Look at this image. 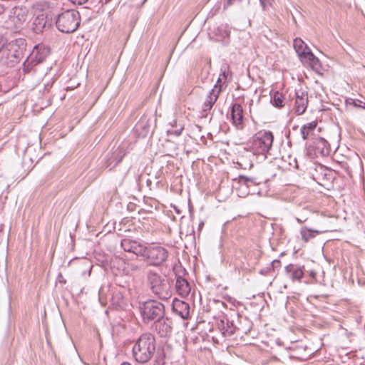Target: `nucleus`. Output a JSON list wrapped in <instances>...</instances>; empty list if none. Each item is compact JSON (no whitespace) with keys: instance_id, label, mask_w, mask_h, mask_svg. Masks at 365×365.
<instances>
[{"instance_id":"nucleus-1","label":"nucleus","mask_w":365,"mask_h":365,"mask_svg":"<svg viewBox=\"0 0 365 365\" xmlns=\"http://www.w3.org/2000/svg\"><path fill=\"white\" fill-rule=\"evenodd\" d=\"M50 53V48L44 44L35 46L29 56L23 63V72L26 75L28 80L31 81V86L36 87L43 80L46 75L43 72L37 73L38 67Z\"/></svg>"},{"instance_id":"nucleus-2","label":"nucleus","mask_w":365,"mask_h":365,"mask_svg":"<svg viewBox=\"0 0 365 365\" xmlns=\"http://www.w3.org/2000/svg\"><path fill=\"white\" fill-rule=\"evenodd\" d=\"M155 352V339L150 333L142 334L133 347V356L139 363L150 361Z\"/></svg>"},{"instance_id":"nucleus-3","label":"nucleus","mask_w":365,"mask_h":365,"mask_svg":"<svg viewBox=\"0 0 365 365\" xmlns=\"http://www.w3.org/2000/svg\"><path fill=\"white\" fill-rule=\"evenodd\" d=\"M147 282L152 292L160 299H167L171 297L170 284L158 273L151 270L148 272Z\"/></svg>"},{"instance_id":"nucleus-4","label":"nucleus","mask_w":365,"mask_h":365,"mask_svg":"<svg viewBox=\"0 0 365 365\" xmlns=\"http://www.w3.org/2000/svg\"><path fill=\"white\" fill-rule=\"evenodd\" d=\"M47 7L46 3L43 1L36 2L31 6L34 15L31 29L36 34L42 33L51 25L48 19Z\"/></svg>"},{"instance_id":"nucleus-5","label":"nucleus","mask_w":365,"mask_h":365,"mask_svg":"<svg viewBox=\"0 0 365 365\" xmlns=\"http://www.w3.org/2000/svg\"><path fill=\"white\" fill-rule=\"evenodd\" d=\"M81 16L79 12L73 10H66L58 16L56 21L57 29L62 33H73L79 26Z\"/></svg>"},{"instance_id":"nucleus-6","label":"nucleus","mask_w":365,"mask_h":365,"mask_svg":"<svg viewBox=\"0 0 365 365\" xmlns=\"http://www.w3.org/2000/svg\"><path fill=\"white\" fill-rule=\"evenodd\" d=\"M293 46L304 65L309 66L316 71L320 68L319 60L313 54L308 46L301 38H295Z\"/></svg>"},{"instance_id":"nucleus-7","label":"nucleus","mask_w":365,"mask_h":365,"mask_svg":"<svg viewBox=\"0 0 365 365\" xmlns=\"http://www.w3.org/2000/svg\"><path fill=\"white\" fill-rule=\"evenodd\" d=\"M139 309L144 322L156 321L165 315L164 305L155 300H148L140 304Z\"/></svg>"},{"instance_id":"nucleus-8","label":"nucleus","mask_w":365,"mask_h":365,"mask_svg":"<svg viewBox=\"0 0 365 365\" xmlns=\"http://www.w3.org/2000/svg\"><path fill=\"white\" fill-rule=\"evenodd\" d=\"M150 265L160 266L168 257V250L159 245H150L145 247V255L143 256Z\"/></svg>"},{"instance_id":"nucleus-9","label":"nucleus","mask_w":365,"mask_h":365,"mask_svg":"<svg viewBox=\"0 0 365 365\" xmlns=\"http://www.w3.org/2000/svg\"><path fill=\"white\" fill-rule=\"evenodd\" d=\"M273 140L271 131L258 132L253 138L252 148L255 153L265 155L272 148Z\"/></svg>"},{"instance_id":"nucleus-10","label":"nucleus","mask_w":365,"mask_h":365,"mask_svg":"<svg viewBox=\"0 0 365 365\" xmlns=\"http://www.w3.org/2000/svg\"><path fill=\"white\" fill-rule=\"evenodd\" d=\"M307 154L311 157H326L330 154V145L323 138H318L307 145Z\"/></svg>"},{"instance_id":"nucleus-11","label":"nucleus","mask_w":365,"mask_h":365,"mask_svg":"<svg viewBox=\"0 0 365 365\" xmlns=\"http://www.w3.org/2000/svg\"><path fill=\"white\" fill-rule=\"evenodd\" d=\"M120 245L124 251L143 257L145 255V247L140 242L128 238L121 240Z\"/></svg>"},{"instance_id":"nucleus-12","label":"nucleus","mask_w":365,"mask_h":365,"mask_svg":"<svg viewBox=\"0 0 365 365\" xmlns=\"http://www.w3.org/2000/svg\"><path fill=\"white\" fill-rule=\"evenodd\" d=\"M155 331L161 337H166L171 334L173 331V322L168 317L160 318L155 321L153 324Z\"/></svg>"},{"instance_id":"nucleus-13","label":"nucleus","mask_w":365,"mask_h":365,"mask_svg":"<svg viewBox=\"0 0 365 365\" xmlns=\"http://www.w3.org/2000/svg\"><path fill=\"white\" fill-rule=\"evenodd\" d=\"M220 92V88H218V90H217L216 88H212L209 92L202 107L201 117H207L208 112L211 110V108L213 107L214 104L217 101Z\"/></svg>"},{"instance_id":"nucleus-14","label":"nucleus","mask_w":365,"mask_h":365,"mask_svg":"<svg viewBox=\"0 0 365 365\" xmlns=\"http://www.w3.org/2000/svg\"><path fill=\"white\" fill-rule=\"evenodd\" d=\"M232 124L237 130L244 128L243 109L240 104L234 103L231 108Z\"/></svg>"},{"instance_id":"nucleus-15","label":"nucleus","mask_w":365,"mask_h":365,"mask_svg":"<svg viewBox=\"0 0 365 365\" xmlns=\"http://www.w3.org/2000/svg\"><path fill=\"white\" fill-rule=\"evenodd\" d=\"M308 104V94L307 93L302 91L296 92L295 100V113L297 115L303 114L307 107Z\"/></svg>"},{"instance_id":"nucleus-16","label":"nucleus","mask_w":365,"mask_h":365,"mask_svg":"<svg viewBox=\"0 0 365 365\" xmlns=\"http://www.w3.org/2000/svg\"><path fill=\"white\" fill-rule=\"evenodd\" d=\"M173 309L175 313L183 319H187L190 317V305L184 301L177 299H174L173 302Z\"/></svg>"},{"instance_id":"nucleus-17","label":"nucleus","mask_w":365,"mask_h":365,"mask_svg":"<svg viewBox=\"0 0 365 365\" xmlns=\"http://www.w3.org/2000/svg\"><path fill=\"white\" fill-rule=\"evenodd\" d=\"M237 184L239 187L236 189L238 192V195L240 197L246 196L249 194V186L250 185H255V182L253 178H250L244 175H240L237 180Z\"/></svg>"},{"instance_id":"nucleus-18","label":"nucleus","mask_w":365,"mask_h":365,"mask_svg":"<svg viewBox=\"0 0 365 365\" xmlns=\"http://www.w3.org/2000/svg\"><path fill=\"white\" fill-rule=\"evenodd\" d=\"M285 272L293 282H300L304 277L302 268L297 264H289L285 267Z\"/></svg>"},{"instance_id":"nucleus-19","label":"nucleus","mask_w":365,"mask_h":365,"mask_svg":"<svg viewBox=\"0 0 365 365\" xmlns=\"http://www.w3.org/2000/svg\"><path fill=\"white\" fill-rule=\"evenodd\" d=\"M317 126V121H312L304 124L300 128V134L304 140H309L310 138L315 139L314 138L316 128Z\"/></svg>"},{"instance_id":"nucleus-20","label":"nucleus","mask_w":365,"mask_h":365,"mask_svg":"<svg viewBox=\"0 0 365 365\" xmlns=\"http://www.w3.org/2000/svg\"><path fill=\"white\" fill-rule=\"evenodd\" d=\"M176 292L182 297H186L189 295L191 287L189 282L181 277H178L175 283Z\"/></svg>"},{"instance_id":"nucleus-21","label":"nucleus","mask_w":365,"mask_h":365,"mask_svg":"<svg viewBox=\"0 0 365 365\" xmlns=\"http://www.w3.org/2000/svg\"><path fill=\"white\" fill-rule=\"evenodd\" d=\"M14 15L16 19V24L21 25L28 20L29 11L26 7H16L14 10Z\"/></svg>"},{"instance_id":"nucleus-22","label":"nucleus","mask_w":365,"mask_h":365,"mask_svg":"<svg viewBox=\"0 0 365 365\" xmlns=\"http://www.w3.org/2000/svg\"><path fill=\"white\" fill-rule=\"evenodd\" d=\"M230 76V68L227 66H225L221 68V73L217 79V83L214 86L213 88H220L222 90V86L223 84L226 83L228 77Z\"/></svg>"},{"instance_id":"nucleus-23","label":"nucleus","mask_w":365,"mask_h":365,"mask_svg":"<svg viewBox=\"0 0 365 365\" xmlns=\"http://www.w3.org/2000/svg\"><path fill=\"white\" fill-rule=\"evenodd\" d=\"M322 232V231L309 229L307 227H302L300 230L302 240L306 242H308L310 239L314 238L317 235Z\"/></svg>"},{"instance_id":"nucleus-24","label":"nucleus","mask_w":365,"mask_h":365,"mask_svg":"<svg viewBox=\"0 0 365 365\" xmlns=\"http://www.w3.org/2000/svg\"><path fill=\"white\" fill-rule=\"evenodd\" d=\"M271 103L277 108H282L284 106V97L282 93L275 91L271 95Z\"/></svg>"},{"instance_id":"nucleus-25","label":"nucleus","mask_w":365,"mask_h":365,"mask_svg":"<svg viewBox=\"0 0 365 365\" xmlns=\"http://www.w3.org/2000/svg\"><path fill=\"white\" fill-rule=\"evenodd\" d=\"M260 4L264 9L272 6L273 0H259Z\"/></svg>"},{"instance_id":"nucleus-26","label":"nucleus","mask_w":365,"mask_h":365,"mask_svg":"<svg viewBox=\"0 0 365 365\" xmlns=\"http://www.w3.org/2000/svg\"><path fill=\"white\" fill-rule=\"evenodd\" d=\"M128 267L131 271L136 272L140 269V266L135 263H130L128 264Z\"/></svg>"},{"instance_id":"nucleus-27","label":"nucleus","mask_w":365,"mask_h":365,"mask_svg":"<svg viewBox=\"0 0 365 365\" xmlns=\"http://www.w3.org/2000/svg\"><path fill=\"white\" fill-rule=\"evenodd\" d=\"M74 4L82 5L88 1V0H70Z\"/></svg>"},{"instance_id":"nucleus-28","label":"nucleus","mask_w":365,"mask_h":365,"mask_svg":"<svg viewBox=\"0 0 365 365\" xmlns=\"http://www.w3.org/2000/svg\"><path fill=\"white\" fill-rule=\"evenodd\" d=\"M182 130V128H181L180 129L175 130H172V131L169 130L168 133L174 134L176 136H179L181 135Z\"/></svg>"},{"instance_id":"nucleus-29","label":"nucleus","mask_w":365,"mask_h":365,"mask_svg":"<svg viewBox=\"0 0 365 365\" xmlns=\"http://www.w3.org/2000/svg\"><path fill=\"white\" fill-rule=\"evenodd\" d=\"M84 266L86 268L88 269V275L90 276L91 273L92 265H91V264L88 262H86L84 263Z\"/></svg>"},{"instance_id":"nucleus-30","label":"nucleus","mask_w":365,"mask_h":365,"mask_svg":"<svg viewBox=\"0 0 365 365\" xmlns=\"http://www.w3.org/2000/svg\"><path fill=\"white\" fill-rule=\"evenodd\" d=\"M235 331V328H233L230 330H227V331H228L230 335L234 334Z\"/></svg>"},{"instance_id":"nucleus-31","label":"nucleus","mask_w":365,"mask_h":365,"mask_svg":"<svg viewBox=\"0 0 365 365\" xmlns=\"http://www.w3.org/2000/svg\"><path fill=\"white\" fill-rule=\"evenodd\" d=\"M51 86H50L48 83L45 86V90L48 92V90H49V87H51Z\"/></svg>"},{"instance_id":"nucleus-32","label":"nucleus","mask_w":365,"mask_h":365,"mask_svg":"<svg viewBox=\"0 0 365 365\" xmlns=\"http://www.w3.org/2000/svg\"><path fill=\"white\" fill-rule=\"evenodd\" d=\"M120 365H131V364L128 362H123Z\"/></svg>"},{"instance_id":"nucleus-33","label":"nucleus","mask_w":365,"mask_h":365,"mask_svg":"<svg viewBox=\"0 0 365 365\" xmlns=\"http://www.w3.org/2000/svg\"><path fill=\"white\" fill-rule=\"evenodd\" d=\"M122 158H123V155L117 160L116 163H119L121 161Z\"/></svg>"},{"instance_id":"nucleus-34","label":"nucleus","mask_w":365,"mask_h":365,"mask_svg":"<svg viewBox=\"0 0 365 365\" xmlns=\"http://www.w3.org/2000/svg\"><path fill=\"white\" fill-rule=\"evenodd\" d=\"M297 221L299 222V223H302V220H301L299 218H297Z\"/></svg>"},{"instance_id":"nucleus-35","label":"nucleus","mask_w":365,"mask_h":365,"mask_svg":"<svg viewBox=\"0 0 365 365\" xmlns=\"http://www.w3.org/2000/svg\"><path fill=\"white\" fill-rule=\"evenodd\" d=\"M2 48H3V46H2V45L0 44V51H2Z\"/></svg>"},{"instance_id":"nucleus-36","label":"nucleus","mask_w":365,"mask_h":365,"mask_svg":"<svg viewBox=\"0 0 365 365\" xmlns=\"http://www.w3.org/2000/svg\"><path fill=\"white\" fill-rule=\"evenodd\" d=\"M110 1V0H106V2H108V1Z\"/></svg>"}]
</instances>
